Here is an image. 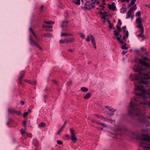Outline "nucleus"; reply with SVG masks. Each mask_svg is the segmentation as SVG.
Returning a JSON list of instances; mask_svg holds the SVG:
<instances>
[{"instance_id": "nucleus-1", "label": "nucleus", "mask_w": 150, "mask_h": 150, "mask_svg": "<svg viewBox=\"0 0 150 150\" xmlns=\"http://www.w3.org/2000/svg\"><path fill=\"white\" fill-rule=\"evenodd\" d=\"M142 98L139 97H134L132 98L128 107V114L131 116L134 115L139 116L138 121L139 122L146 124L148 122L147 118L150 119V117H147L140 113L141 110L139 108L141 105H150V101L149 102L144 101H142ZM150 125V123H149Z\"/></svg>"}, {"instance_id": "nucleus-2", "label": "nucleus", "mask_w": 150, "mask_h": 150, "mask_svg": "<svg viewBox=\"0 0 150 150\" xmlns=\"http://www.w3.org/2000/svg\"><path fill=\"white\" fill-rule=\"evenodd\" d=\"M138 138L142 141H144L148 142H150V136L148 134H142L141 136H139ZM141 146L144 148H146L150 150V144H142Z\"/></svg>"}, {"instance_id": "nucleus-3", "label": "nucleus", "mask_w": 150, "mask_h": 150, "mask_svg": "<svg viewBox=\"0 0 150 150\" xmlns=\"http://www.w3.org/2000/svg\"><path fill=\"white\" fill-rule=\"evenodd\" d=\"M70 132L71 137L69 135L66 134L65 135V137L66 138V139L67 140L71 139V141L74 143H76V141H77V139L76 138V134L75 133V131L73 128H70Z\"/></svg>"}, {"instance_id": "nucleus-4", "label": "nucleus", "mask_w": 150, "mask_h": 150, "mask_svg": "<svg viewBox=\"0 0 150 150\" xmlns=\"http://www.w3.org/2000/svg\"><path fill=\"white\" fill-rule=\"evenodd\" d=\"M135 72H137L139 75H141L145 69H143L139 65H135L133 68Z\"/></svg>"}, {"instance_id": "nucleus-5", "label": "nucleus", "mask_w": 150, "mask_h": 150, "mask_svg": "<svg viewBox=\"0 0 150 150\" xmlns=\"http://www.w3.org/2000/svg\"><path fill=\"white\" fill-rule=\"evenodd\" d=\"M90 38H91L92 43L93 44L94 47L95 49H96V46L95 42V40L94 38L92 35H91L90 37L88 36H87L86 40L87 42H89L90 40Z\"/></svg>"}, {"instance_id": "nucleus-6", "label": "nucleus", "mask_w": 150, "mask_h": 150, "mask_svg": "<svg viewBox=\"0 0 150 150\" xmlns=\"http://www.w3.org/2000/svg\"><path fill=\"white\" fill-rule=\"evenodd\" d=\"M136 21L138 24V25L136 26L137 28L140 29L144 28L142 24V20L141 18H137L136 20Z\"/></svg>"}, {"instance_id": "nucleus-7", "label": "nucleus", "mask_w": 150, "mask_h": 150, "mask_svg": "<svg viewBox=\"0 0 150 150\" xmlns=\"http://www.w3.org/2000/svg\"><path fill=\"white\" fill-rule=\"evenodd\" d=\"M141 75L144 76L142 77V79H150V71H148L146 73L143 71Z\"/></svg>"}, {"instance_id": "nucleus-8", "label": "nucleus", "mask_w": 150, "mask_h": 150, "mask_svg": "<svg viewBox=\"0 0 150 150\" xmlns=\"http://www.w3.org/2000/svg\"><path fill=\"white\" fill-rule=\"evenodd\" d=\"M134 84L135 85V88H134V91L138 90L143 91H145L142 86L140 85H137L136 84V82H134Z\"/></svg>"}, {"instance_id": "nucleus-9", "label": "nucleus", "mask_w": 150, "mask_h": 150, "mask_svg": "<svg viewBox=\"0 0 150 150\" xmlns=\"http://www.w3.org/2000/svg\"><path fill=\"white\" fill-rule=\"evenodd\" d=\"M29 41L31 45H35V46L38 48H39L40 50H42V48L40 46V45L38 43H36L30 37L29 38Z\"/></svg>"}, {"instance_id": "nucleus-10", "label": "nucleus", "mask_w": 150, "mask_h": 150, "mask_svg": "<svg viewBox=\"0 0 150 150\" xmlns=\"http://www.w3.org/2000/svg\"><path fill=\"white\" fill-rule=\"evenodd\" d=\"M139 63L141 64L142 66L147 67L150 69V64L142 60V59H139Z\"/></svg>"}, {"instance_id": "nucleus-11", "label": "nucleus", "mask_w": 150, "mask_h": 150, "mask_svg": "<svg viewBox=\"0 0 150 150\" xmlns=\"http://www.w3.org/2000/svg\"><path fill=\"white\" fill-rule=\"evenodd\" d=\"M130 77H133V78L131 79L132 81H139L140 79V78L138 76V75L137 74H135L134 75H132L131 74Z\"/></svg>"}, {"instance_id": "nucleus-12", "label": "nucleus", "mask_w": 150, "mask_h": 150, "mask_svg": "<svg viewBox=\"0 0 150 150\" xmlns=\"http://www.w3.org/2000/svg\"><path fill=\"white\" fill-rule=\"evenodd\" d=\"M116 28L118 31H117L115 30H114L113 31V33L115 36H117L118 35H119L121 31V28L120 27L117 25Z\"/></svg>"}, {"instance_id": "nucleus-13", "label": "nucleus", "mask_w": 150, "mask_h": 150, "mask_svg": "<svg viewBox=\"0 0 150 150\" xmlns=\"http://www.w3.org/2000/svg\"><path fill=\"white\" fill-rule=\"evenodd\" d=\"M140 31L141 32V33L137 35V36L138 37H140L142 38H143V40L145 39H146L144 35V28H141Z\"/></svg>"}, {"instance_id": "nucleus-14", "label": "nucleus", "mask_w": 150, "mask_h": 150, "mask_svg": "<svg viewBox=\"0 0 150 150\" xmlns=\"http://www.w3.org/2000/svg\"><path fill=\"white\" fill-rule=\"evenodd\" d=\"M115 3L114 2H113L111 4H108V7L109 10H111L114 11L116 7L115 6Z\"/></svg>"}, {"instance_id": "nucleus-15", "label": "nucleus", "mask_w": 150, "mask_h": 150, "mask_svg": "<svg viewBox=\"0 0 150 150\" xmlns=\"http://www.w3.org/2000/svg\"><path fill=\"white\" fill-rule=\"evenodd\" d=\"M9 112L10 113H14L17 115H21V111L11 110L9 111Z\"/></svg>"}, {"instance_id": "nucleus-16", "label": "nucleus", "mask_w": 150, "mask_h": 150, "mask_svg": "<svg viewBox=\"0 0 150 150\" xmlns=\"http://www.w3.org/2000/svg\"><path fill=\"white\" fill-rule=\"evenodd\" d=\"M132 12L129 10L127 13V17L126 18V19H127L130 18V17H132L131 14ZM133 17V16H132Z\"/></svg>"}, {"instance_id": "nucleus-17", "label": "nucleus", "mask_w": 150, "mask_h": 150, "mask_svg": "<svg viewBox=\"0 0 150 150\" xmlns=\"http://www.w3.org/2000/svg\"><path fill=\"white\" fill-rule=\"evenodd\" d=\"M68 41H67V39H65L64 40H61L59 41V42L61 44H64V43H68Z\"/></svg>"}, {"instance_id": "nucleus-18", "label": "nucleus", "mask_w": 150, "mask_h": 150, "mask_svg": "<svg viewBox=\"0 0 150 150\" xmlns=\"http://www.w3.org/2000/svg\"><path fill=\"white\" fill-rule=\"evenodd\" d=\"M105 107L110 111H111L114 112L116 111V110L115 109L111 108L110 107L105 106Z\"/></svg>"}, {"instance_id": "nucleus-19", "label": "nucleus", "mask_w": 150, "mask_h": 150, "mask_svg": "<svg viewBox=\"0 0 150 150\" xmlns=\"http://www.w3.org/2000/svg\"><path fill=\"white\" fill-rule=\"evenodd\" d=\"M46 126V123L42 122L38 125V126L39 127H45Z\"/></svg>"}, {"instance_id": "nucleus-20", "label": "nucleus", "mask_w": 150, "mask_h": 150, "mask_svg": "<svg viewBox=\"0 0 150 150\" xmlns=\"http://www.w3.org/2000/svg\"><path fill=\"white\" fill-rule=\"evenodd\" d=\"M84 7L86 9L90 10L91 9V4H86L84 5Z\"/></svg>"}, {"instance_id": "nucleus-21", "label": "nucleus", "mask_w": 150, "mask_h": 150, "mask_svg": "<svg viewBox=\"0 0 150 150\" xmlns=\"http://www.w3.org/2000/svg\"><path fill=\"white\" fill-rule=\"evenodd\" d=\"M91 96V93H88L84 97V98L85 99H87Z\"/></svg>"}, {"instance_id": "nucleus-22", "label": "nucleus", "mask_w": 150, "mask_h": 150, "mask_svg": "<svg viewBox=\"0 0 150 150\" xmlns=\"http://www.w3.org/2000/svg\"><path fill=\"white\" fill-rule=\"evenodd\" d=\"M25 73V72L24 71H22L21 72V75L19 77V79H22L24 77Z\"/></svg>"}, {"instance_id": "nucleus-23", "label": "nucleus", "mask_w": 150, "mask_h": 150, "mask_svg": "<svg viewBox=\"0 0 150 150\" xmlns=\"http://www.w3.org/2000/svg\"><path fill=\"white\" fill-rule=\"evenodd\" d=\"M52 36V35L51 34H47L45 35H43V36H42L41 37H45L47 38H50Z\"/></svg>"}, {"instance_id": "nucleus-24", "label": "nucleus", "mask_w": 150, "mask_h": 150, "mask_svg": "<svg viewBox=\"0 0 150 150\" xmlns=\"http://www.w3.org/2000/svg\"><path fill=\"white\" fill-rule=\"evenodd\" d=\"M68 23V21H64L63 22V24L61 25V27L62 28H64L65 27H67V23Z\"/></svg>"}, {"instance_id": "nucleus-25", "label": "nucleus", "mask_w": 150, "mask_h": 150, "mask_svg": "<svg viewBox=\"0 0 150 150\" xmlns=\"http://www.w3.org/2000/svg\"><path fill=\"white\" fill-rule=\"evenodd\" d=\"M137 8V7L136 5L135 4H134L131 8L129 10L133 12L134 11L136 10Z\"/></svg>"}, {"instance_id": "nucleus-26", "label": "nucleus", "mask_w": 150, "mask_h": 150, "mask_svg": "<svg viewBox=\"0 0 150 150\" xmlns=\"http://www.w3.org/2000/svg\"><path fill=\"white\" fill-rule=\"evenodd\" d=\"M116 39L117 41L119 42L121 44H123L124 43L122 40L120 38V37L117 36L116 37Z\"/></svg>"}, {"instance_id": "nucleus-27", "label": "nucleus", "mask_w": 150, "mask_h": 150, "mask_svg": "<svg viewBox=\"0 0 150 150\" xmlns=\"http://www.w3.org/2000/svg\"><path fill=\"white\" fill-rule=\"evenodd\" d=\"M27 82L31 84H35V85L36 84V81L35 80H34V81H30V80H28Z\"/></svg>"}, {"instance_id": "nucleus-28", "label": "nucleus", "mask_w": 150, "mask_h": 150, "mask_svg": "<svg viewBox=\"0 0 150 150\" xmlns=\"http://www.w3.org/2000/svg\"><path fill=\"white\" fill-rule=\"evenodd\" d=\"M81 91L84 92H86L88 91V89L85 87H82L81 88Z\"/></svg>"}, {"instance_id": "nucleus-29", "label": "nucleus", "mask_w": 150, "mask_h": 150, "mask_svg": "<svg viewBox=\"0 0 150 150\" xmlns=\"http://www.w3.org/2000/svg\"><path fill=\"white\" fill-rule=\"evenodd\" d=\"M126 42H124V45H122L121 46L122 49L123 50H127L128 49V48L127 47H126Z\"/></svg>"}, {"instance_id": "nucleus-30", "label": "nucleus", "mask_w": 150, "mask_h": 150, "mask_svg": "<svg viewBox=\"0 0 150 150\" xmlns=\"http://www.w3.org/2000/svg\"><path fill=\"white\" fill-rule=\"evenodd\" d=\"M33 141V143L35 146H37L38 145V142L37 139L34 140Z\"/></svg>"}, {"instance_id": "nucleus-31", "label": "nucleus", "mask_w": 150, "mask_h": 150, "mask_svg": "<svg viewBox=\"0 0 150 150\" xmlns=\"http://www.w3.org/2000/svg\"><path fill=\"white\" fill-rule=\"evenodd\" d=\"M44 23L47 24H54V22H52L50 21H44Z\"/></svg>"}, {"instance_id": "nucleus-32", "label": "nucleus", "mask_w": 150, "mask_h": 150, "mask_svg": "<svg viewBox=\"0 0 150 150\" xmlns=\"http://www.w3.org/2000/svg\"><path fill=\"white\" fill-rule=\"evenodd\" d=\"M135 96H144V93H135Z\"/></svg>"}, {"instance_id": "nucleus-33", "label": "nucleus", "mask_w": 150, "mask_h": 150, "mask_svg": "<svg viewBox=\"0 0 150 150\" xmlns=\"http://www.w3.org/2000/svg\"><path fill=\"white\" fill-rule=\"evenodd\" d=\"M73 2L76 5H79L80 4V0H75Z\"/></svg>"}, {"instance_id": "nucleus-34", "label": "nucleus", "mask_w": 150, "mask_h": 150, "mask_svg": "<svg viewBox=\"0 0 150 150\" xmlns=\"http://www.w3.org/2000/svg\"><path fill=\"white\" fill-rule=\"evenodd\" d=\"M141 12L140 11H138L136 13L135 16L137 17H139L141 16Z\"/></svg>"}, {"instance_id": "nucleus-35", "label": "nucleus", "mask_w": 150, "mask_h": 150, "mask_svg": "<svg viewBox=\"0 0 150 150\" xmlns=\"http://www.w3.org/2000/svg\"><path fill=\"white\" fill-rule=\"evenodd\" d=\"M94 115L97 118H100V119H101V120H102L104 118V117H103L100 116L98 114H95Z\"/></svg>"}, {"instance_id": "nucleus-36", "label": "nucleus", "mask_w": 150, "mask_h": 150, "mask_svg": "<svg viewBox=\"0 0 150 150\" xmlns=\"http://www.w3.org/2000/svg\"><path fill=\"white\" fill-rule=\"evenodd\" d=\"M74 40V38H69V39H67V41L68 42V43H72L73 42Z\"/></svg>"}, {"instance_id": "nucleus-37", "label": "nucleus", "mask_w": 150, "mask_h": 150, "mask_svg": "<svg viewBox=\"0 0 150 150\" xmlns=\"http://www.w3.org/2000/svg\"><path fill=\"white\" fill-rule=\"evenodd\" d=\"M136 1H137V0H132L130 3L129 5V6H130L134 4Z\"/></svg>"}, {"instance_id": "nucleus-38", "label": "nucleus", "mask_w": 150, "mask_h": 150, "mask_svg": "<svg viewBox=\"0 0 150 150\" xmlns=\"http://www.w3.org/2000/svg\"><path fill=\"white\" fill-rule=\"evenodd\" d=\"M142 60L143 61H150V59L149 58H147L146 57H142Z\"/></svg>"}, {"instance_id": "nucleus-39", "label": "nucleus", "mask_w": 150, "mask_h": 150, "mask_svg": "<svg viewBox=\"0 0 150 150\" xmlns=\"http://www.w3.org/2000/svg\"><path fill=\"white\" fill-rule=\"evenodd\" d=\"M124 33L126 32V34L125 35L126 37H127V38H128V36H129V33L128 31V30H124Z\"/></svg>"}, {"instance_id": "nucleus-40", "label": "nucleus", "mask_w": 150, "mask_h": 150, "mask_svg": "<svg viewBox=\"0 0 150 150\" xmlns=\"http://www.w3.org/2000/svg\"><path fill=\"white\" fill-rule=\"evenodd\" d=\"M143 79H142V80H141V82L144 84H146L148 83V81H144L143 80Z\"/></svg>"}, {"instance_id": "nucleus-41", "label": "nucleus", "mask_w": 150, "mask_h": 150, "mask_svg": "<svg viewBox=\"0 0 150 150\" xmlns=\"http://www.w3.org/2000/svg\"><path fill=\"white\" fill-rule=\"evenodd\" d=\"M98 13L99 14H104V15H107V12H105V11H104V12H102L100 11H99L98 12Z\"/></svg>"}, {"instance_id": "nucleus-42", "label": "nucleus", "mask_w": 150, "mask_h": 150, "mask_svg": "<svg viewBox=\"0 0 150 150\" xmlns=\"http://www.w3.org/2000/svg\"><path fill=\"white\" fill-rule=\"evenodd\" d=\"M63 128L61 127L59 129V131L57 132V134L58 135L61 133L62 131L63 130Z\"/></svg>"}, {"instance_id": "nucleus-43", "label": "nucleus", "mask_w": 150, "mask_h": 150, "mask_svg": "<svg viewBox=\"0 0 150 150\" xmlns=\"http://www.w3.org/2000/svg\"><path fill=\"white\" fill-rule=\"evenodd\" d=\"M33 34V36L35 38V39L37 38V36L35 34V33L34 31L33 30H32V31L31 32Z\"/></svg>"}, {"instance_id": "nucleus-44", "label": "nucleus", "mask_w": 150, "mask_h": 150, "mask_svg": "<svg viewBox=\"0 0 150 150\" xmlns=\"http://www.w3.org/2000/svg\"><path fill=\"white\" fill-rule=\"evenodd\" d=\"M33 34V36L35 38V39L37 38V36L35 34V33L34 31L33 30H32V31L31 32Z\"/></svg>"}, {"instance_id": "nucleus-45", "label": "nucleus", "mask_w": 150, "mask_h": 150, "mask_svg": "<svg viewBox=\"0 0 150 150\" xmlns=\"http://www.w3.org/2000/svg\"><path fill=\"white\" fill-rule=\"evenodd\" d=\"M68 33H62L61 34V36H68Z\"/></svg>"}, {"instance_id": "nucleus-46", "label": "nucleus", "mask_w": 150, "mask_h": 150, "mask_svg": "<svg viewBox=\"0 0 150 150\" xmlns=\"http://www.w3.org/2000/svg\"><path fill=\"white\" fill-rule=\"evenodd\" d=\"M101 15H102L101 18L104 20H106V17L107 16V15H106L103 14Z\"/></svg>"}, {"instance_id": "nucleus-47", "label": "nucleus", "mask_w": 150, "mask_h": 150, "mask_svg": "<svg viewBox=\"0 0 150 150\" xmlns=\"http://www.w3.org/2000/svg\"><path fill=\"white\" fill-rule=\"evenodd\" d=\"M21 133L22 135H23L25 133V131L23 129H21L20 130Z\"/></svg>"}, {"instance_id": "nucleus-48", "label": "nucleus", "mask_w": 150, "mask_h": 150, "mask_svg": "<svg viewBox=\"0 0 150 150\" xmlns=\"http://www.w3.org/2000/svg\"><path fill=\"white\" fill-rule=\"evenodd\" d=\"M80 35L81 37L83 38V39H84L85 35L84 34L82 33H80Z\"/></svg>"}, {"instance_id": "nucleus-49", "label": "nucleus", "mask_w": 150, "mask_h": 150, "mask_svg": "<svg viewBox=\"0 0 150 150\" xmlns=\"http://www.w3.org/2000/svg\"><path fill=\"white\" fill-rule=\"evenodd\" d=\"M28 112H26L24 113L23 115V116L24 117H25L28 115Z\"/></svg>"}, {"instance_id": "nucleus-50", "label": "nucleus", "mask_w": 150, "mask_h": 150, "mask_svg": "<svg viewBox=\"0 0 150 150\" xmlns=\"http://www.w3.org/2000/svg\"><path fill=\"white\" fill-rule=\"evenodd\" d=\"M57 143L59 145H61L63 143L62 142V141L59 140L57 141Z\"/></svg>"}, {"instance_id": "nucleus-51", "label": "nucleus", "mask_w": 150, "mask_h": 150, "mask_svg": "<svg viewBox=\"0 0 150 150\" xmlns=\"http://www.w3.org/2000/svg\"><path fill=\"white\" fill-rule=\"evenodd\" d=\"M113 26V24H112L111 23H109V27L110 28L112 29V26Z\"/></svg>"}, {"instance_id": "nucleus-52", "label": "nucleus", "mask_w": 150, "mask_h": 150, "mask_svg": "<svg viewBox=\"0 0 150 150\" xmlns=\"http://www.w3.org/2000/svg\"><path fill=\"white\" fill-rule=\"evenodd\" d=\"M67 122V121H65V122H64V124L62 126V127L63 128H64L65 127V126Z\"/></svg>"}, {"instance_id": "nucleus-53", "label": "nucleus", "mask_w": 150, "mask_h": 150, "mask_svg": "<svg viewBox=\"0 0 150 150\" xmlns=\"http://www.w3.org/2000/svg\"><path fill=\"white\" fill-rule=\"evenodd\" d=\"M100 7H102V8H101V9H100V10H104V8H105V6H104L103 5H100L99 6Z\"/></svg>"}, {"instance_id": "nucleus-54", "label": "nucleus", "mask_w": 150, "mask_h": 150, "mask_svg": "<svg viewBox=\"0 0 150 150\" xmlns=\"http://www.w3.org/2000/svg\"><path fill=\"white\" fill-rule=\"evenodd\" d=\"M74 51V49H70L68 50V51L69 52H71V53H72Z\"/></svg>"}, {"instance_id": "nucleus-55", "label": "nucleus", "mask_w": 150, "mask_h": 150, "mask_svg": "<svg viewBox=\"0 0 150 150\" xmlns=\"http://www.w3.org/2000/svg\"><path fill=\"white\" fill-rule=\"evenodd\" d=\"M99 124H100L101 126H103L104 127H106L107 126V125H105L103 123L100 122Z\"/></svg>"}, {"instance_id": "nucleus-56", "label": "nucleus", "mask_w": 150, "mask_h": 150, "mask_svg": "<svg viewBox=\"0 0 150 150\" xmlns=\"http://www.w3.org/2000/svg\"><path fill=\"white\" fill-rule=\"evenodd\" d=\"M23 125L24 126V127H26V121H24L23 122Z\"/></svg>"}, {"instance_id": "nucleus-57", "label": "nucleus", "mask_w": 150, "mask_h": 150, "mask_svg": "<svg viewBox=\"0 0 150 150\" xmlns=\"http://www.w3.org/2000/svg\"><path fill=\"white\" fill-rule=\"evenodd\" d=\"M95 2H94L92 4H91V7H92L93 8H95V5H94V4H95Z\"/></svg>"}, {"instance_id": "nucleus-58", "label": "nucleus", "mask_w": 150, "mask_h": 150, "mask_svg": "<svg viewBox=\"0 0 150 150\" xmlns=\"http://www.w3.org/2000/svg\"><path fill=\"white\" fill-rule=\"evenodd\" d=\"M118 23L120 25H122V22H121V21L119 19L118 20Z\"/></svg>"}, {"instance_id": "nucleus-59", "label": "nucleus", "mask_w": 150, "mask_h": 150, "mask_svg": "<svg viewBox=\"0 0 150 150\" xmlns=\"http://www.w3.org/2000/svg\"><path fill=\"white\" fill-rule=\"evenodd\" d=\"M127 51H125V50L123 51L122 52V54L123 55H124L126 53H127Z\"/></svg>"}, {"instance_id": "nucleus-60", "label": "nucleus", "mask_w": 150, "mask_h": 150, "mask_svg": "<svg viewBox=\"0 0 150 150\" xmlns=\"http://www.w3.org/2000/svg\"><path fill=\"white\" fill-rule=\"evenodd\" d=\"M44 9V6L43 5H42L41 6L40 8V10L41 11H43Z\"/></svg>"}, {"instance_id": "nucleus-61", "label": "nucleus", "mask_w": 150, "mask_h": 150, "mask_svg": "<svg viewBox=\"0 0 150 150\" xmlns=\"http://www.w3.org/2000/svg\"><path fill=\"white\" fill-rule=\"evenodd\" d=\"M22 79H19V81L20 84L21 85H23V84L22 82Z\"/></svg>"}, {"instance_id": "nucleus-62", "label": "nucleus", "mask_w": 150, "mask_h": 150, "mask_svg": "<svg viewBox=\"0 0 150 150\" xmlns=\"http://www.w3.org/2000/svg\"><path fill=\"white\" fill-rule=\"evenodd\" d=\"M20 104L21 105H23L24 104L25 102L23 101H20Z\"/></svg>"}, {"instance_id": "nucleus-63", "label": "nucleus", "mask_w": 150, "mask_h": 150, "mask_svg": "<svg viewBox=\"0 0 150 150\" xmlns=\"http://www.w3.org/2000/svg\"><path fill=\"white\" fill-rule=\"evenodd\" d=\"M72 83V82H71V81H69V82H67V83L69 85H70Z\"/></svg>"}, {"instance_id": "nucleus-64", "label": "nucleus", "mask_w": 150, "mask_h": 150, "mask_svg": "<svg viewBox=\"0 0 150 150\" xmlns=\"http://www.w3.org/2000/svg\"><path fill=\"white\" fill-rule=\"evenodd\" d=\"M147 94L149 95V96H150V90H149L147 91ZM149 98H150V97H149Z\"/></svg>"}]
</instances>
